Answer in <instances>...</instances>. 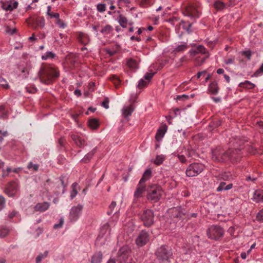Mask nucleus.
Masks as SVG:
<instances>
[{
  "label": "nucleus",
  "instance_id": "obj_1",
  "mask_svg": "<svg viewBox=\"0 0 263 263\" xmlns=\"http://www.w3.org/2000/svg\"><path fill=\"white\" fill-rule=\"evenodd\" d=\"M245 140L238 137H232L230 139V147L227 151V155L228 156V161L229 160L233 163L239 161L242 157L241 150L243 148L241 147L244 144Z\"/></svg>",
  "mask_w": 263,
  "mask_h": 263
},
{
  "label": "nucleus",
  "instance_id": "obj_2",
  "mask_svg": "<svg viewBox=\"0 0 263 263\" xmlns=\"http://www.w3.org/2000/svg\"><path fill=\"white\" fill-rule=\"evenodd\" d=\"M39 76L43 83L49 84L54 79L59 77V72L50 65H43L39 71Z\"/></svg>",
  "mask_w": 263,
  "mask_h": 263
},
{
  "label": "nucleus",
  "instance_id": "obj_3",
  "mask_svg": "<svg viewBox=\"0 0 263 263\" xmlns=\"http://www.w3.org/2000/svg\"><path fill=\"white\" fill-rule=\"evenodd\" d=\"M146 192L147 200L153 202H156L161 198L163 191L160 185L157 184H152L147 186Z\"/></svg>",
  "mask_w": 263,
  "mask_h": 263
},
{
  "label": "nucleus",
  "instance_id": "obj_4",
  "mask_svg": "<svg viewBox=\"0 0 263 263\" xmlns=\"http://www.w3.org/2000/svg\"><path fill=\"white\" fill-rule=\"evenodd\" d=\"M155 255L157 258L162 261L170 262V259L173 257L171 248L166 245H162L158 248Z\"/></svg>",
  "mask_w": 263,
  "mask_h": 263
},
{
  "label": "nucleus",
  "instance_id": "obj_5",
  "mask_svg": "<svg viewBox=\"0 0 263 263\" xmlns=\"http://www.w3.org/2000/svg\"><path fill=\"white\" fill-rule=\"evenodd\" d=\"M224 234L223 229L218 225H212L206 230L208 238L216 241L222 238Z\"/></svg>",
  "mask_w": 263,
  "mask_h": 263
},
{
  "label": "nucleus",
  "instance_id": "obj_6",
  "mask_svg": "<svg viewBox=\"0 0 263 263\" xmlns=\"http://www.w3.org/2000/svg\"><path fill=\"white\" fill-rule=\"evenodd\" d=\"M138 216L144 226L150 227L154 222V215L152 210H144L139 212Z\"/></svg>",
  "mask_w": 263,
  "mask_h": 263
},
{
  "label": "nucleus",
  "instance_id": "obj_7",
  "mask_svg": "<svg viewBox=\"0 0 263 263\" xmlns=\"http://www.w3.org/2000/svg\"><path fill=\"white\" fill-rule=\"evenodd\" d=\"M204 169V165L200 163L194 162L187 167L185 173L188 177H194L200 174Z\"/></svg>",
  "mask_w": 263,
  "mask_h": 263
},
{
  "label": "nucleus",
  "instance_id": "obj_8",
  "mask_svg": "<svg viewBox=\"0 0 263 263\" xmlns=\"http://www.w3.org/2000/svg\"><path fill=\"white\" fill-rule=\"evenodd\" d=\"M227 155V151L224 152L220 147H217L212 152V159L215 162H226L228 161Z\"/></svg>",
  "mask_w": 263,
  "mask_h": 263
},
{
  "label": "nucleus",
  "instance_id": "obj_9",
  "mask_svg": "<svg viewBox=\"0 0 263 263\" xmlns=\"http://www.w3.org/2000/svg\"><path fill=\"white\" fill-rule=\"evenodd\" d=\"M26 22L29 25L36 29L37 28H44L45 20L43 17L39 16L36 18H28Z\"/></svg>",
  "mask_w": 263,
  "mask_h": 263
},
{
  "label": "nucleus",
  "instance_id": "obj_10",
  "mask_svg": "<svg viewBox=\"0 0 263 263\" xmlns=\"http://www.w3.org/2000/svg\"><path fill=\"white\" fill-rule=\"evenodd\" d=\"M149 240V234L146 231H142L138 236L136 243L139 247L145 245Z\"/></svg>",
  "mask_w": 263,
  "mask_h": 263
},
{
  "label": "nucleus",
  "instance_id": "obj_11",
  "mask_svg": "<svg viewBox=\"0 0 263 263\" xmlns=\"http://www.w3.org/2000/svg\"><path fill=\"white\" fill-rule=\"evenodd\" d=\"M83 209L82 205L78 204L77 206H73L70 211L69 219L71 221H76L81 214Z\"/></svg>",
  "mask_w": 263,
  "mask_h": 263
},
{
  "label": "nucleus",
  "instance_id": "obj_12",
  "mask_svg": "<svg viewBox=\"0 0 263 263\" xmlns=\"http://www.w3.org/2000/svg\"><path fill=\"white\" fill-rule=\"evenodd\" d=\"M130 253L127 246H123L118 252V259L120 262L125 261L128 257Z\"/></svg>",
  "mask_w": 263,
  "mask_h": 263
},
{
  "label": "nucleus",
  "instance_id": "obj_13",
  "mask_svg": "<svg viewBox=\"0 0 263 263\" xmlns=\"http://www.w3.org/2000/svg\"><path fill=\"white\" fill-rule=\"evenodd\" d=\"M18 185L15 181L8 183L5 190V193L9 197H13L17 191Z\"/></svg>",
  "mask_w": 263,
  "mask_h": 263
},
{
  "label": "nucleus",
  "instance_id": "obj_14",
  "mask_svg": "<svg viewBox=\"0 0 263 263\" xmlns=\"http://www.w3.org/2000/svg\"><path fill=\"white\" fill-rule=\"evenodd\" d=\"M183 13L185 15L191 17H198L199 12L197 9L192 5L186 6L183 10Z\"/></svg>",
  "mask_w": 263,
  "mask_h": 263
},
{
  "label": "nucleus",
  "instance_id": "obj_15",
  "mask_svg": "<svg viewBox=\"0 0 263 263\" xmlns=\"http://www.w3.org/2000/svg\"><path fill=\"white\" fill-rule=\"evenodd\" d=\"M145 191H146L145 184L139 182L134 193V198L138 199L142 197Z\"/></svg>",
  "mask_w": 263,
  "mask_h": 263
},
{
  "label": "nucleus",
  "instance_id": "obj_16",
  "mask_svg": "<svg viewBox=\"0 0 263 263\" xmlns=\"http://www.w3.org/2000/svg\"><path fill=\"white\" fill-rule=\"evenodd\" d=\"M77 40L80 43L84 46L87 45L90 42L89 36L83 32H80L78 33Z\"/></svg>",
  "mask_w": 263,
  "mask_h": 263
},
{
  "label": "nucleus",
  "instance_id": "obj_17",
  "mask_svg": "<svg viewBox=\"0 0 263 263\" xmlns=\"http://www.w3.org/2000/svg\"><path fill=\"white\" fill-rule=\"evenodd\" d=\"M167 126L164 124L157 130L155 135V139L157 141H160L163 137L167 130Z\"/></svg>",
  "mask_w": 263,
  "mask_h": 263
},
{
  "label": "nucleus",
  "instance_id": "obj_18",
  "mask_svg": "<svg viewBox=\"0 0 263 263\" xmlns=\"http://www.w3.org/2000/svg\"><path fill=\"white\" fill-rule=\"evenodd\" d=\"M71 138L77 146L81 148L84 147L85 144V140L81 137L77 135L72 134L71 136Z\"/></svg>",
  "mask_w": 263,
  "mask_h": 263
},
{
  "label": "nucleus",
  "instance_id": "obj_19",
  "mask_svg": "<svg viewBox=\"0 0 263 263\" xmlns=\"http://www.w3.org/2000/svg\"><path fill=\"white\" fill-rule=\"evenodd\" d=\"M50 206V203L48 202H44L42 203H39L34 206V210L40 212H43L46 211Z\"/></svg>",
  "mask_w": 263,
  "mask_h": 263
},
{
  "label": "nucleus",
  "instance_id": "obj_20",
  "mask_svg": "<svg viewBox=\"0 0 263 263\" xmlns=\"http://www.w3.org/2000/svg\"><path fill=\"white\" fill-rule=\"evenodd\" d=\"M253 200L256 202H263V190H258L254 192Z\"/></svg>",
  "mask_w": 263,
  "mask_h": 263
},
{
  "label": "nucleus",
  "instance_id": "obj_21",
  "mask_svg": "<svg viewBox=\"0 0 263 263\" xmlns=\"http://www.w3.org/2000/svg\"><path fill=\"white\" fill-rule=\"evenodd\" d=\"M232 183L227 184L226 182L221 181L219 184V186L216 189L217 192H221L223 191H227L231 189L233 187Z\"/></svg>",
  "mask_w": 263,
  "mask_h": 263
},
{
  "label": "nucleus",
  "instance_id": "obj_22",
  "mask_svg": "<svg viewBox=\"0 0 263 263\" xmlns=\"http://www.w3.org/2000/svg\"><path fill=\"white\" fill-rule=\"evenodd\" d=\"M219 88L218 86V84L216 81L211 82L209 86V92L212 95H217L219 91Z\"/></svg>",
  "mask_w": 263,
  "mask_h": 263
},
{
  "label": "nucleus",
  "instance_id": "obj_23",
  "mask_svg": "<svg viewBox=\"0 0 263 263\" xmlns=\"http://www.w3.org/2000/svg\"><path fill=\"white\" fill-rule=\"evenodd\" d=\"M173 215L172 217L174 218H177L179 220L183 219L185 217V213L182 211H180L178 208H174L172 209Z\"/></svg>",
  "mask_w": 263,
  "mask_h": 263
},
{
  "label": "nucleus",
  "instance_id": "obj_24",
  "mask_svg": "<svg viewBox=\"0 0 263 263\" xmlns=\"http://www.w3.org/2000/svg\"><path fill=\"white\" fill-rule=\"evenodd\" d=\"M152 177V170L151 168H147L144 172L142 178L139 182L144 183Z\"/></svg>",
  "mask_w": 263,
  "mask_h": 263
},
{
  "label": "nucleus",
  "instance_id": "obj_25",
  "mask_svg": "<svg viewBox=\"0 0 263 263\" xmlns=\"http://www.w3.org/2000/svg\"><path fill=\"white\" fill-rule=\"evenodd\" d=\"M117 21L122 28H126L127 27L128 20L123 15L120 14L117 17Z\"/></svg>",
  "mask_w": 263,
  "mask_h": 263
},
{
  "label": "nucleus",
  "instance_id": "obj_26",
  "mask_svg": "<svg viewBox=\"0 0 263 263\" xmlns=\"http://www.w3.org/2000/svg\"><path fill=\"white\" fill-rule=\"evenodd\" d=\"M102 258L103 255L101 252H96L91 257V263H101Z\"/></svg>",
  "mask_w": 263,
  "mask_h": 263
},
{
  "label": "nucleus",
  "instance_id": "obj_27",
  "mask_svg": "<svg viewBox=\"0 0 263 263\" xmlns=\"http://www.w3.org/2000/svg\"><path fill=\"white\" fill-rule=\"evenodd\" d=\"M96 152V147L85 155L84 157L81 160V162L84 163H88L91 160Z\"/></svg>",
  "mask_w": 263,
  "mask_h": 263
},
{
  "label": "nucleus",
  "instance_id": "obj_28",
  "mask_svg": "<svg viewBox=\"0 0 263 263\" xmlns=\"http://www.w3.org/2000/svg\"><path fill=\"white\" fill-rule=\"evenodd\" d=\"M113 30V27L110 25L107 24L102 27L100 31L103 34L108 35L111 33Z\"/></svg>",
  "mask_w": 263,
  "mask_h": 263
},
{
  "label": "nucleus",
  "instance_id": "obj_29",
  "mask_svg": "<svg viewBox=\"0 0 263 263\" xmlns=\"http://www.w3.org/2000/svg\"><path fill=\"white\" fill-rule=\"evenodd\" d=\"M134 111V108L132 105L125 107L122 109V114L125 118H127L130 116Z\"/></svg>",
  "mask_w": 263,
  "mask_h": 263
},
{
  "label": "nucleus",
  "instance_id": "obj_30",
  "mask_svg": "<svg viewBox=\"0 0 263 263\" xmlns=\"http://www.w3.org/2000/svg\"><path fill=\"white\" fill-rule=\"evenodd\" d=\"M187 48V45L185 43H184L182 44L177 46L173 51V53L176 54L178 52H182L185 50Z\"/></svg>",
  "mask_w": 263,
  "mask_h": 263
},
{
  "label": "nucleus",
  "instance_id": "obj_31",
  "mask_svg": "<svg viewBox=\"0 0 263 263\" xmlns=\"http://www.w3.org/2000/svg\"><path fill=\"white\" fill-rule=\"evenodd\" d=\"M239 86L246 89H253L255 87V85L250 81H245L240 83L239 84Z\"/></svg>",
  "mask_w": 263,
  "mask_h": 263
},
{
  "label": "nucleus",
  "instance_id": "obj_32",
  "mask_svg": "<svg viewBox=\"0 0 263 263\" xmlns=\"http://www.w3.org/2000/svg\"><path fill=\"white\" fill-rule=\"evenodd\" d=\"M88 125L92 129L98 128L99 126V121L97 119H91L88 121Z\"/></svg>",
  "mask_w": 263,
  "mask_h": 263
},
{
  "label": "nucleus",
  "instance_id": "obj_33",
  "mask_svg": "<svg viewBox=\"0 0 263 263\" xmlns=\"http://www.w3.org/2000/svg\"><path fill=\"white\" fill-rule=\"evenodd\" d=\"M127 64L130 68L133 69L137 68L138 66L137 62L133 59H128L127 61Z\"/></svg>",
  "mask_w": 263,
  "mask_h": 263
},
{
  "label": "nucleus",
  "instance_id": "obj_34",
  "mask_svg": "<svg viewBox=\"0 0 263 263\" xmlns=\"http://www.w3.org/2000/svg\"><path fill=\"white\" fill-rule=\"evenodd\" d=\"M9 232V230L7 227L4 226L0 227V237L4 238L6 237Z\"/></svg>",
  "mask_w": 263,
  "mask_h": 263
},
{
  "label": "nucleus",
  "instance_id": "obj_35",
  "mask_svg": "<svg viewBox=\"0 0 263 263\" xmlns=\"http://www.w3.org/2000/svg\"><path fill=\"white\" fill-rule=\"evenodd\" d=\"M109 79L114 83L116 87L120 84L121 80L117 75L110 76Z\"/></svg>",
  "mask_w": 263,
  "mask_h": 263
},
{
  "label": "nucleus",
  "instance_id": "obj_36",
  "mask_svg": "<svg viewBox=\"0 0 263 263\" xmlns=\"http://www.w3.org/2000/svg\"><path fill=\"white\" fill-rule=\"evenodd\" d=\"M164 157L163 155H157L156 159L154 161V163L157 165H159L163 162L164 160Z\"/></svg>",
  "mask_w": 263,
  "mask_h": 263
},
{
  "label": "nucleus",
  "instance_id": "obj_37",
  "mask_svg": "<svg viewBox=\"0 0 263 263\" xmlns=\"http://www.w3.org/2000/svg\"><path fill=\"white\" fill-rule=\"evenodd\" d=\"M214 7L218 10H222L225 7V4L220 1H216L214 3Z\"/></svg>",
  "mask_w": 263,
  "mask_h": 263
},
{
  "label": "nucleus",
  "instance_id": "obj_38",
  "mask_svg": "<svg viewBox=\"0 0 263 263\" xmlns=\"http://www.w3.org/2000/svg\"><path fill=\"white\" fill-rule=\"evenodd\" d=\"M8 117L7 112L5 109L3 105L0 106V118L2 119H6Z\"/></svg>",
  "mask_w": 263,
  "mask_h": 263
},
{
  "label": "nucleus",
  "instance_id": "obj_39",
  "mask_svg": "<svg viewBox=\"0 0 263 263\" xmlns=\"http://www.w3.org/2000/svg\"><path fill=\"white\" fill-rule=\"evenodd\" d=\"M77 186H78V184L76 182L73 183L71 185V187L72 188V191L70 194V197L71 199L74 198L78 194V192L77 191Z\"/></svg>",
  "mask_w": 263,
  "mask_h": 263
},
{
  "label": "nucleus",
  "instance_id": "obj_40",
  "mask_svg": "<svg viewBox=\"0 0 263 263\" xmlns=\"http://www.w3.org/2000/svg\"><path fill=\"white\" fill-rule=\"evenodd\" d=\"M55 57V54L51 51L47 52L44 55L42 56V59L46 60L49 58L53 59Z\"/></svg>",
  "mask_w": 263,
  "mask_h": 263
},
{
  "label": "nucleus",
  "instance_id": "obj_41",
  "mask_svg": "<svg viewBox=\"0 0 263 263\" xmlns=\"http://www.w3.org/2000/svg\"><path fill=\"white\" fill-rule=\"evenodd\" d=\"M48 252L46 251L43 254H39L36 258V263H40L42 260L47 256Z\"/></svg>",
  "mask_w": 263,
  "mask_h": 263
},
{
  "label": "nucleus",
  "instance_id": "obj_42",
  "mask_svg": "<svg viewBox=\"0 0 263 263\" xmlns=\"http://www.w3.org/2000/svg\"><path fill=\"white\" fill-rule=\"evenodd\" d=\"M66 143V140L63 138H61L58 140V147L60 149H62L64 147Z\"/></svg>",
  "mask_w": 263,
  "mask_h": 263
},
{
  "label": "nucleus",
  "instance_id": "obj_43",
  "mask_svg": "<svg viewBox=\"0 0 263 263\" xmlns=\"http://www.w3.org/2000/svg\"><path fill=\"white\" fill-rule=\"evenodd\" d=\"M97 9L100 12H104L106 10V5L105 4H99L97 6Z\"/></svg>",
  "mask_w": 263,
  "mask_h": 263
},
{
  "label": "nucleus",
  "instance_id": "obj_44",
  "mask_svg": "<svg viewBox=\"0 0 263 263\" xmlns=\"http://www.w3.org/2000/svg\"><path fill=\"white\" fill-rule=\"evenodd\" d=\"M0 86L6 89L9 88V85L7 82L2 77H0Z\"/></svg>",
  "mask_w": 263,
  "mask_h": 263
},
{
  "label": "nucleus",
  "instance_id": "obj_45",
  "mask_svg": "<svg viewBox=\"0 0 263 263\" xmlns=\"http://www.w3.org/2000/svg\"><path fill=\"white\" fill-rule=\"evenodd\" d=\"M64 177L63 176H61V177H59V180H60L61 185L63 187V190H62L63 193H64L65 192L66 187L67 186V184L65 183V182H64Z\"/></svg>",
  "mask_w": 263,
  "mask_h": 263
},
{
  "label": "nucleus",
  "instance_id": "obj_46",
  "mask_svg": "<svg viewBox=\"0 0 263 263\" xmlns=\"http://www.w3.org/2000/svg\"><path fill=\"white\" fill-rule=\"evenodd\" d=\"M39 165L37 164H33L32 162H30L28 163L27 167L29 169L32 168L34 171H37L39 170Z\"/></svg>",
  "mask_w": 263,
  "mask_h": 263
},
{
  "label": "nucleus",
  "instance_id": "obj_47",
  "mask_svg": "<svg viewBox=\"0 0 263 263\" xmlns=\"http://www.w3.org/2000/svg\"><path fill=\"white\" fill-rule=\"evenodd\" d=\"M116 206V202L115 201H112L111 204L109 206V211L107 212V214L110 215L112 212L114 208Z\"/></svg>",
  "mask_w": 263,
  "mask_h": 263
},
{
  "label": "nucleus",
  "instance_id": "obj_48",
  "mask_svg": "<svg viewBox=\"0 0 263 263\" xmlns=\"http://www.w3.org/2000/svg\"><path fill=\"white\" fill-rule=\"evenodd\" d=\"M148 83V82L144 81L143 79H141L139 82L137 87L138 88L140 89L143 87L146 86L147 85Z\"/></svg>",
  "mask_w": 263,
  "mask_h": 263
},
{
  "label": "nucleus",
  "instance_id": "obj_49",
  "mask_svg": "<svg viewBox=\"0 0 263 263\" xmlns=\"http://www.w3.org/2000/svg\"><path fill=\"white\" fill-rule=\"evenodd\" d=\"M64 220L63 218H61L60 219L59 223L58 224H55L53 226V228L55 229H58L62 228L64 224Z\"/></svg>",
  "mask_w": 263,
  "mask_h": 263
},
{
  "label": "nucleus",
  "instance_id": "obj_50",
  "mask_svg": "<svg viewBox=\"0 0 263 263\" xmlns=\"http://www.w3.org/2000/svg\"><path fill=\"white\" fill-rule=\"evenodd\" d=\"M262 74H263V63L260 66L259 68L255 72L254 76L255 77H258Z\"/></svg>",
  "mask_w": 263,
  "mask_h": 263
},
{
  "label": "nucleus",
  "instance_id": "obj_51",
  "mask_svg": "<svg viewBox=\"0 0 263 263\" xmlns=\"http://www.w3.org/2000/svg\"><path fill=\"white\" fill-rule=\"evenodd\" d=\"M247 151L250 154H255L256 149L252 145H248L247 147Z\"/></svg>",
  "mask_w": 263,
  "mask_h": 263
},
{
  "label": "nucleus",
  "instance_id": "obj_52",
  "mask_svg": "<svg viewBox=\"0 0 263 263\" xmlns=\"http://www.w3.org/2000/svg\"><path fill=\"white\" fill-rule=\"evenodd\" d=\"M221 122L220 120H217L213 122L211 124H210L209 126L213 127V128H216L221 125Z\"/></svg>",
  "mask_w": 263,
  "mask_h": 263
},
{
  "label": "nucleus",
  "instance_id": "obj_53",
  "mask_svg": "<svg viewBox=\"0 0 263 263\" xmlns=\"http://www.w3.org/2000/svg\"><path fill=\"white\" fill-rule=\"evenodd\" d=\"M197 50H198V53H201L202 54L206 53V49L204 46L202 45H199L197 47Z\"/></svg>",
  "mask_w": 263,
  "mask_h": 263
},
{
  "label": "nucleus",
  "instance_id": "obj_54",
  "mask_svg": "<svg viewBox=\"0 0 263 263\" xmlns=\"http://www.w3.org/2000/svg\"><path fill=\"white\" fill-rule=\"evenodd\" d=\"M242 55L245 56L248 60H250L251 59V55H252V52L251 51V50H248L243 51L242 52Z\"/></svg>",
  "mask_w": 263,
  "mask_h": 263
},
{
  "label": "nucleus",
  "instance_id": "obj_55",
  "mask_svg": "<svg viewBox=\"0 0 263 263\" xmlns=\"http://www.w3.org/2000/svg\"><path fill=\"white\" fill-rule=\"evenodd\" d=\"M109 99L108 98H105L103 101L102 102V106L104 107L106 109H108L109 108Z\"/></svg>",
  "mask_w": 263,
  "mask_h": 263
},
{
  "label": "nucleus",
  "instance_id": "obj_56",
  "mask_svg": "<svg viewBox=\"0 0 263 263\" xmlns=\"http://www.w3.org/2000/svg\"><path fill=\"white\" fill-rule=\"evenodd\" d=\"M235 58L234 57H230L224 60V63L227 65L232 64L234 63Z\"/></svg>",
  "mask_w": 263,
  "mask_h": 263
},
{
  "label": "nucleus",
  "instance_id": "obj_57",
  "mask_svg": "<svg viewBox=\"0 0 263 263\" xmlns=\"http://www.w3.org/2000/svg\"><path fill=\"white\" fill-rule=\"evenodd\" d=\"M5 205V198L2 196L0 195V211L2 210Z\"/></svg>",
  "mask_w": 263,
  "mask_h": 263
},
{
  "label": "nucleus",
  "instance_id": "obj_58",
  "mask_svg": "<svg viewBox=\"0 0 263 263\" xmlns=\"http://www.w3.org/2000/svg\"><path fill=\"white\" fill-rule=\"evenodd\" d=\"M154 74H155V73H148L147 72V73H145L144 78L145 80H146L147 81V82H148L152 79V78L154 76Z\"/></svg>",
  "mask_w": 263,
  "mask_h": 263
},
{
  "label": "nucleus",
  "instance_id": "obj_59",
  "mask_svg": "<svg viewBox=\"0 0 263 263\" xmlns=\"http://www.w3.org/2000/svg\"><path fill=\"white\" fill-rule=\"evenodd\" d=\"M195 154V152L193 149H189L188 148L186 153V155L188 157H192L194 156V154Z\"/></svg>",
  "mask_w": 263,
  "mask_h": 263
},
{
  "label": "nucleus",
  "instance_id": "obj_60",
  "mask_svg": "<svg viewBox=\"0 0 263 263\" xmlns=\"http://www.w3.org/2000/svg\"><path fill=\"white\" fill-rule=\"evenodd\" d=\"M48 15L50 16L51 18H55L57 20L60 17L59 13L48 12Z\"/></svg>",
  "mask_w": 263,
  "mask_h": 263
},
{
  "label": "nucleus",
  "instance_id": "obj_61",
  "mask_svg": "<svg viewBox=\"0 0 263 263\" xmlns=\"http://www.w3.org/2000/svg\"><path fill=\"white\" fill-rule=\"evenodd\" d=\"M65 160V158L62 155H60L58 157V162L60 164H64Z\"/></svg>",
  "mask_w": 263,
  "mask_h": 263
},
{
  "label": "nucleus",
  "instance_id": "obj_62",
  "mask_svg": "<svg viewBox=\"0 0 263 263\" xmlns=\"http://www.w3.org/2000/svg\"><path fill=\"white\" fill-rule=\"evenodd\" d=\"M56 23L60 28H64L66 26L65 23L59 18L57 20Z\"/></svg>",
  "mask_w": 263,
  "mask_h": 263
},
{
  "label": "nucleus",
  "instance_id": "obj_63",
  "mask_svg": "<svg viewBox=\"0 0 263 263\" xmlns=\"http://www.w3.org/2000/svg\"><path fill=\"white\" fill-rule=\"evenodd\" d=\"M3 8L6 11H12V5L9 4H4L3 5Z\"/></svg>",
  "mask_w": 263,
  "mask_h": 263
},
{
  "label": "nucleus",
  "instance_id": "obj_64",
  "mask_svg": "<svg viewBox=\"0 0 263 263\" xmlns=\"http://www.w3.org/2000/svg\"><path fill=\"white\" fill-rule=\"evenodd\" d=\"M256 217L258 220L263 222V209L258 212Z\"/></svg>",
  "mask_w": 263,
  "mask_h": 263
}]
</instances>
